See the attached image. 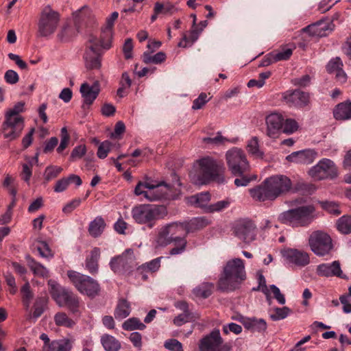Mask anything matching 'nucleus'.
I'll return each instance as SVG.
<instances>
[{
  "mask_svg": "<svg viewBox=\"0 0 351 351\" xmlns=\"http://www.w3.org/2000/svg\"><path fill=\"white\" fill-rule=\"evenodd\" d=\"M73 347V341L68 339L56 340L49 345V350L46 351H71Z\"/></svg>",
  "mask_w": 351,
  "mask_h": 351,
  "instance_id": "nucleus-39",
  "label": "nucleus"
},
{
  "mask_svg": "<svg viewBox=\"0 0 351 351\" xmlns=\"http://www.w3.org/2000/svg\"><path fill=\"white\" fill-rule=\"evenodd\" d=\"M291 186V180L287 176L276 175L266 178L261 184L250 189L249 193L256 201H274L289 192Z\"/></svg>",
  "mask_w": 351,
  "mask_h": 351,
  "instance_id": "nucleus-1",
  "label": "nucleus"
},
{
  "mask_svg": "<svg viewBox=\"0 0 351 351\" xmlns=\"http://www.w3.org/2000/svg\"><path fill=\"white\" fill-rule=\"evenodd\" d=\"M4 79L7 83L15 84L19 82V77L16 71L10 69L5 72Z\"/></svg>",
  "mask_w": 351,
  "mask_h": 351,
  "instance_id": "nucleus-63",
  "label": "nucleus"
},
{
  "mask_svg": "<svg viewBox=\"0 0 351 351\" xmlns=\"http://www.w3.org/2000/svg\"><path fill=\"white\" fill-rule=\"evenodd\" d=\"M299 125L298 122L293 119H287L283 121L282 133L291 134L298 130Z\"/></svg>",
  "mask_w": 351,
  "mask_h": 351,
  "instance_id": "nucleus-50",
  "label": "nucleus"
},
{
  "mask_svg": "<svg viewBox=\"0 0 351 351\" xmlns=\"http://www.w3.org/2000/svg\"><path fill=\"white\" fill-rule=\"evenodd\" d=\"M226 159L228 167L234 176H241L250 170L246 154L241 149H230L226 154Z\"/></svg>",
  "mask_w": 351,
  "mask_h": 351,
  "instance_id": "nucleus-8",
  "label": "nucleus"
},
{
  "mask_svg": "<svg viewBox=\"0 0 351 351\" xmlns=\"http://www.w3.org/2000/svg\"><path fill=\"white\" fill-rule=\"evenodd\" d=\"M267 323L263 319H257L255 317L254 322L253 324L252 332H262L267 330Z\"/></svg>",
  "mask_w": 351,
  "mask_h": 351,
  "instance_id": "nucleus-64",
  "label": "nucleus"
},
{
  "mask_svg": "<svg viewBox=\"0 0 351 351\" xmlns=\"http://www.w3.org/2000/svg\"><path fill=\"white\" fill-rule=\"evenodd\" d=\"M195 316L189 308V304L181 301L177 303V325H182L186 322L194 321Z\"/></svg>",
  "mask_w": 351,
  "mask_h": 351,
  "instance_id": "nucleus-30",
  "label": "nucleus"
},
{
  "mask_svg": "<svg viewBox=\"0 0 351 351\" xmlns=\"http://www.w3.org/2000/svg\"><path fill=\"white\" fill-rule=\"evenodd\" d=\"M321 205L323 209L326 210L330 214L334 215H339L341 214L339 205L333 202H322Z\"/></svg>",
  "mask_w": 351,
  "mask_h": 351,
  "instance_id": "nucleus-57",
  "label": "nucleus"
},
{
  "mask_svg": "<svg viewBox=\"0 0 351 351\" xmlns=\"http://www.w3.org/2000/svg\"><path fill=\"white\" fill-rule=\"evenodd\" d=\"M195 176L194 182L196 184H206L211 181L223 183L224 166L222 162H218L210 157H204L196 160L194 164Z\"/></svg>",
  "mask_w": 351,
  "mask_h": 351,
  "instance_id": "nucleus-4",
  "label": "nucleus"
},
{
  "mask_svg": "<svg viewBox=\"0 0 351 351\" xmlns=\"http://www.w3.org/2000/svg\"><path fill=\"white\" fill-rule=\"evenodd\" d=\"M161 258H162V257H159V258L153 259L151 261L140 266L138 268V269L141 270L142 271L155 272L160 267V259Z\"/></svg>",
  "mask_w": 351,
  "mask_h": 351,
  "instance_id": "nucleus-53",
  "label": "nucleus"
},
{
  "mask_svg": "<svg viewBox=\"0 0 351 351\" xmlns=\"http://www.w3.org/2000/svg\"><path fill=\"white\" fill-rule=\"evenodd\" d=\"M48 285L52 298L56 302L59 306H64L65 302L73 294V292L61 287L53 280L48 281Z\"/></svg>",
  "mask_w": 351,
  "mask_h": 351,
  "instance_id": "nucleus-22",
  "label": "nucleus"
},
{
  "mask_svg": "<svg viewBox=\"0 0 351 351\" xmlns=\"http://www.w3.org/2000/svg\"><path fill=\"white\" fill-rule=\"evenodd\" d=\"M25 260L29 269L35 276L43 278H47L49 276V269L40 263L36 261L30 255L27 254Z\"/></svg>",
  "mask_w": 351,
  "mask_h": 351,
  "instance_id": "nucleus-31",
  "label": "nucleus"
},
{
  "mask_svg": "<svg viewBox=\"0 0 351 351\" xmlns=\"http://www.w3.org/2000/svg\"><path fill=\"white\" fill-rule=\"evenodd\" d=\"M208 95L205 93H201L197 98H196L193 102L192 108L193 110L201 109L208 101Z\"/></svg>",
  "mask_w": 351,
  "mask_h": 351,
  "instance_id": "nucleus-59",
  "label": "nucleus"
},
{
  "mask_svg": "<svg viewBox=\"0 0 351 351\" xmlns=\"http://www.w3.org/2000/svg\"><path fill=\"white\" fill-rule=\"evenodd\" d=\"M100 39L90 35L88 40L86 49L84 53L85 66L88 70L99 69L101 66Z\"/></svg>",
  "mask_w": 351,
  "mask_h": 351,
  "instance_id": "nucleus-11",
  "label": "nucleus"
},
{
  "mask_svg": "<svg viewBox=\"0 0 351 351\" xmlns=\"http://www.w3.org/2000/svg\"><path fill=\"white\" fill-rule=\"evenodd\" d=\"M209 223V220L205 217H194L189 221L177 222V232L183 230L186 236L189 232L203 229Z\"/></svg>",
  "mask_w": 351,
  "mask_h": 351,
  "instance_id": "nucleus-23",
  "label": "nucleus"
},
{
  "mask_svg": "<svg viewBox=\"0 0 351 351\" xmlns=\"http://www.w3.org/2000/svg\"><path fill=\"white\" fill-rule=\"evenodd\" d=\"M101 343L106 351H119L121 347L118 339L108 334H104L101 337Z\"/></svg>",
  "mask_w": 351,
  "mask_h": 351,
  "instance_id": "nucleus-33",
  "label": "nucleus"
},
{
  "mask_svg": "<svg viewBox=\"0 0 351 351\" xmlns=\"http://www.w3.org/2000/svg\"><path fill=\"white\" fill-rule=\"evenodd\" d=\"M100 256V250L99 248H94L86 260V268L90 273H96L98 270V260Z\"/></svg>",
  "mask_w": 351,
  "mask_h": 351,
  "instance_id": "nucleus-34",
  "label": "nucleus"
},
{
  "mask_svg": "<svg viewBox=\"0 0 351 351\" xmlns=\"http://www.w3.org/2000/svg\"><path fill=\"white\" fill-rule=\"evenodd\" d=\"M234 180V184L237 186H246L249 184V183L252 180L256 179V176H254L252 178L249 177L248 176L243 173L241 176H239Z\"/></svg>",
  "mask_w": 351,
  "mask_h": 351,
  "instance_id": "nucleus-62",
  "label": "nucleus"
},
{
  "mask_svg": "<svg viewBox=\"0 0 351 351\" xmlns=\"http://www.w3.org/2000/svg\"><path fill=\"white\" fill-rule=\"evenodd\" d=\"M214 284L212 282H202L193 290V293L197 298H207L213 293Z\"/></svg>",
  "mask_w": 351,
  "mask_h": 351,
  "instance_id": "nucleus-38",
  "label": "nucleus"
},
{
  "mask_svg": "<svg viewBox=\"0 0 351 351\" xmlns=\"http://www.w3.org/2000/svg\"><path fill=\"white\" fill-rule=\"evenodd\" d=\"M337 230L344 234L351 233V216L343 215L337 221Z\"/></svg>",
  "mask_w": 351,
  "mask_h": 351,
  "instance_id": "nucleus-45",
  "label": "nucleus"
},
{
  "mask_svg": "<svg viewBox=\"0 0 351 351\" xmlns=\"http://www.w3.org/2000/svg\"><path fill=\"white\" fill-rule=\"evenodd\" d=\"M316 272L319 276H337L342 279H348L347 276L343 274L338 261H335L330 264L322 263L317 265Z\"/></svg>",
  "mask_w": 351,
  "mask_h": 351,
  "instance_id": "nucleus-24",
  "label": "nucleus"
},
{
  "mask_svg": "<svg viewBox=\"0 0 351 351\" xmlns=\"http://www.w3.org/2000/svg\"><path fill=\"white\" fill-rule=\"evenodd\" d=\"M119 13L114 12L106 19V26L101 29L100 38L101 46L104 49H109L111 47L112 38V27L114 21L117 19Z\"/></svg>",
  "mask_w": 351,
  "mask_h": 351,
  "instance_id": "nucleus-21",
  "label": "nucleus"
},
{
  "mask_svg": "<svg viewBox=\"0 0 351 351\" xmlns=\"http://www.w3.org/2000/svg\"><path fill=\"white\" fill-rule=\"evenodd\" d=\"M170 186L165 182L152 184L149 182H138L134 189L136 195H143L149 202L159 201L168 195Z\"/></svg>",
  "mask_w": 351,
  "mask_h": 351,
  "instance_id": "nucleus-6",
  "label": "nucleus"
},
{
  "mask_svg": "<svg viewBox=\"0 0 351 351\" xmlns=\"http://www.w3.org/2000/svg\"><path fill=\"white\" fill-rule=\"evenodd\" d=\"M317 154L312 149H304L294 152L286 157V159L291 162L297 164L309 165L315 159Z\"/></svg>",
  "mask_w": 351,
  "mask_h": 351,
  "instance_id": "nucleus-26",
  "label": "nucleus"
},
{
  "mask_svg": "<svg viewBox=\"0 0 351 351\" xmlns=\"http://www.w3.org/2000/svg\"><path fill=\"white\" fill-rule=\"evenodd\" d=\"M247 278L244 261L239 258L226 262L217 283L221 292H232L239 289Z\"/></svg>",
  "mask_w": 351,
  "mask_h": 351,
  "instance_id": "nucleus-3",
  "label": "nucleus"
},
{
  "mask_svg": "<svg viewBox=\"0 0 351 351\" xmlns=\"http://www.w3.org/2000/svg\"><path fill=\"white\" fill-rule=\"evenodd\" d=\"M223 343L219 330L215 328L199 341V351H230V348Z\"/></svg>",
  "mask_w": 351,
  "mask_h": 351,
  "instance_id": "nucleus-12",
  "label": "nucleus"
},
{
  "mask_svg": "<svg viewBox=\"0 0 351 351\" xmlns=\"http://www.w3.org/2000/svg\"><path fill=\"white\" fill-rule=\"evenodd\" d=\"M131 312V308L129 302L124 299L119 300L114 310V317L117 319H123L127 317Z\"/></svg>",
  "mask_w": 351,
  "mask_h": 351,
  "instance_id": "nucleus-37",
  "label": "nucleus"
},
{
  "mask_svg": "<svg viewBox=\"0 0 351 351\" xmlns=\"http://www.w3.org/2000/svg\"><path fill=\"white\" fill-rule=\"evenodd\" d=\"M333 114L337 120L351 119V101H346L337 105L333 110Z\"/></svg>",
  "mask_w": 351,
  "mask_h": 351,
  "instance_id": "nucleus-32",
  "label": "nucleus"
},
{
  "mask_svg": "<svg viewBox=\"0 0 351 351\" xmlns=\"http://www.w3.org/2000/svg\"><path fill=\"white\" fill-rule=\"evenodd\" d=\"M63 169L61 167L56 165L47 166L43 173V178L46 182L57 178L59 174L62 171Z\"/></svg>",
  "mask_w": 351,
  "mask_h": 351,
  "instance_id": "nucleus-47",
  "label": "nucleus"
},
{
  "mask_svg": "<svg viewBox=\"0 0 351 351\" xmlns=\"http://www.w3.org/2000/svg\"><path fill=\"white\" fill-rule=\"evenodd\" d=\"M304 202L303 198L291 201V206L295 207L281 213L278 217V221L293 228L308 227L317 215L314 205H302Z\"/></svg>",
  "mask_w": 351,
  "mask_h": 351,
  "instance_id": "nucleus-2",
  "label": "nucleus"
},
{
  "mask_svg": "<svg viewBox=\"0 0 351 351\" xmlns=\"http://www.w3.org/2000/svg\"><path fill=\"white\" fill-rule=\"evenodd\" d=\"M152 51H145L143 55V61L145 64H160L166 59L165 53L160 51L157 53L152 55Z\"/></svg>",
  "mask_w": 351,
  "mask_h": 351,
  "instance_id": "nucleus-41",
  "label": "nucleus"
},
{
  "mask_svg": "<svg viewBox=\"0 0 351 351\" xmlns=\"http://www.w3.org/2000/svg\"><path fill=\"white\" fill-rule=\"evenodd\" d=\"M247 151L255 158H263L264 152L259 148L258 138L254 136L247 141L246 146Z\"/></svg>",
  "mask_w": 351,
  "mask_h": 351,
  "instance_id": "nucleus-40",
  "label": "nucleus"
},
{
  "mask_svg": "<svg viewBox=\"0 0 351 351\" xmlns=\"http://www.w3.org/2000/svg\"><path fill=\"white\" fill-rule=\"evenodd\" d=\"M196 16L193 15V25L190 32H187L183 34L182 38L178 43L177 46L180 47H189L193 45V44L198 39L200 33L203 29L208 25L207 21H202L199 23L200 28L195 26Z\"/></svg>",
  "mask_w": 351,
  "mask_h": 351,
  "instance_id": "nucleus-20",
  "label": "nucleus"
},
{
  "mask_svg": "<svg viewBox=\"0 0 351 351\" xmlns=\"http://www.w3.org/2000/svg\"><path fill=\"white\" fill-rule=\"evenodd\" d=\"M60 21V14L53 10L50 5H47L42 10L38 23V32L41 36H49L53 34L57 29Z\"/></svg>",
  "mask_w": 351,
  "mask_h": 351,
  "instance_id": "nucleus-9",
  "label": "nucleus"
},
{
  "mask_svg": "<svg viewBox=\"0 0 351 351\" xmlns=\"http://www.w3.org/2000/svg\"><path fill=\"white\" fill-rule=\"evenodd\" d=\"M110 267L117 273H130L136 266L133 250H126L121 255L112 258Z\"/></svg>",
  "mask_w": 351,
  "mask_h": 351,
  "instance_id": "nucleus-13",
  "label": "nucleus"
},
{
  "mask_svg": "<svg viewBox=\"0 0 351 351\" xmlns=\"http://www.w3.org/2000/svg\"><path fill=\"white\" fill-rule=\"evenodd\" d=\"M230 204V202L228 199L219 201L216 203L209 204L206 207V213H213L215 212H220L228 208Z\"/></svg>",
  "mask_w": 351,
  "mask_h": 351,
  "instance_id": "nucleus-54",
  "label": "nucleus"
},
{
  "mask_svg": "<svg viewBox=\"0 0 351 351\" xmlns=\"http://www.w3.org/2000/svg\"><path fill=\"white\" fill-rule=\"evenodd\" d=\"M23 280L26 281L24 285L21 289L22 293L23 303L25 308L28 309L30 306L31 301L34 298V293L31 291L30 285L28 280L23 278Z\"/></svg>",
  "mask_w": 351,
  "mask_h": 351,
  "instance_id": "nucleus-42",
  "label": "nucleus"
},
{
  "mask_svg": "<svg viewBox=\"0 0 351 351\" xmlns=\"http://www.w3.org/2000/svg\"><path fill=\"white\" fill-rule=\"evenodd\" d=\"M185 202L189 206L196 208H201L206 213V207L209 206L208 202L210 200V194L209 192H202L194 195L186 197Z\"/></svg>",
  "mask_w": 351,
  "mask_h": 351,
  "instance_id": "nucleus-29",
  "label": "nucleus"
},
{
  "mask_svg": "<svg viewBox=\"0 0 351 351\" xmlns=\"http://www.w3.org/2000/svg\"><path fill=\"white\" fill-rule=\"evenodd\" d=\"M282 99L291 107L303 108L310 102L309 94L298 89L285 92Z\"/></svg>",
  "mask_w": 351,
  "mask_h": 351,
  "instance_id": "nucleus-17",
  "label": "nucleus"
},
{
  "mask_svg": "<svg viewBox=\"0 0 351 351\" xmlns=\"http://www.w3.org/2000/svg\"><path fill=\"white\" fill-rule=\"evenodd\" d=\"M308 244L311 251L318 256L328 254L333 248L330 235L321 230L314 231L311 234Z\"/></svg>",
  "mask_w": 351,
  "mask_h": 351,
  "instance_id": "nucleus-10",
  "label": "nucleus"
},
{
  "mask_svg": "<svg viewBox=\"0 0 351 351\" xmlns=\"http://www.w3.org/2000/svg\"><path fill=\"white\" fill-rule=\"evenodd\" d=\"M228 139L221 135V132H217L215 137H205L202 142L205 144H211L215 145H223Z\"/></svg>",
  "mask_w": 351,
  "mask_h": 351,
  "instance_id": "nucleus-56",
  "label": "nucleus"
},
{
  "mask_svg": "<svg viewBox=\"0 0 351 351\" xmlns=\"http://www.w3.org/2000/svg\"><path fill=\"white\" fill-rule=\"evenodd\" d=\"M273 60L277 62L282 60H287L293 53V50L289 48L282 49V51H274L271 52Z\"/></svg>",
  "mask_w": 351,
  "mask_h": 351,
  "instance_id": "nucleus-55",
  "label": "nucleus"
},
{
  "mask_svg": "<svg viewBox=\"0 0 351 351\" xmlns=\"http://www.w3.org/2000/svg\"><path fill=\"white\" fill-rule=\"evenodd\" d=\"M25 110V102L19 101L14 105V106L10 109H8L5 114V117H22L20 113L24 112Z\"/></svg>",
  "mask_w": 351,
  "mask_h": 351,
  "instance_id": "nucleus-52",
  "label": "nucleus"
},
{
  "mask_svg": "<svg viewBox=\"0 0 351 351\" xmlns=\"http://www.w3.org/2000/svg\"><path fill=\"white\" fill-rule=\"evenodd\" d=\"M36 249L40 256L48 261L51 260L54 256V253L49 247V245L46 241H38Z\"/></svg>",
  "mask_w": 351,
  "mask_h": 351,
  "instance_id": "nucleus-48",
  "label": "nucleus"
},
{
  "mask_svg": "<svg viewBox=\"0 0 351 351\" xmlns=\"http://www.w3.org/2000/svg\"><path fill=\"white\" fill-rule=\"evenodd\" d=\"M122 328L125 330H143L146 328V326L141 322L138 318L132 317L128 319L123 323Z\"/></svg>",
  "mask_w": 351,
  "mask_h": 351,
  "instance_id": "nucleus-44",
  "label": "nucleus"
},
{
  "mask_svg": "<svg viewBox=\"0 0 351 351\" xmlns=\"http://www.w3.org/2000/svg\"><path fill=\"white\" fill-rule=\"evenodd\" d=\"M283 256L289 263L298 267H304L310 263L308 254L298 249H287L284 252Z\"/></svg>",
  "mask_w": 351,
  "mask_h": 351,
  "instance_id": "nucleus-25",
  "label": "nucleus"
},
{
  "mask_svg": "<svg viewBox=\"0 0 351 351\" xmlns=\"http://www.w3.org/2000/svg\"><path fill=\"white\" fill-rule=\"evenodd\" d=\"M106 223L101 217H97L88 226V232L93 237H98L104 232Z\"/></svg>",
  "mask_w": 351,
  "mask_h": 351,
  "instance_id": "nucleus-36",
  "label": "nucleus"
},
{
  "mask_svg": "<svg viewBox=\"0 0 351 351\" xmlns=\"http://www.w3.org/2000/svg\"><path fill=\"white\" fill-rule=\"evenodd\" d=\"M234 233L239 239L249 243L256 238V225L249 219L239 220L234 226Z\"/></svg>",
  "mask_w": 351,
  "mask_h": 351,
  "instance_id": "nucleus-16",
  "label": "nucleus"
},
{
  "mask_svg": "<svg viewBox=\"0 0 351 351\" xmlns=\"http://www.w3.org/2000/svg\"><path fill=\"white\" fill-rule=\"evenodd\" d=\"M64 306L74 315H80L81 313V304L79 298L73 293L70 298L65 302Z\"/></svg>",
  "mask_w": 351,
  "mask_h": 351,
  "instance_id": "nucleus-46",
  "label": "nucleus"
},
{
  "mask_svg": "<svg viewBox=\"0 0 351 351\" xmlns=\"http://www.w3.org/2000/svg\"><path fill=\"white\" fill-rule=\"evenodd\" d=\"M335 25L328 20H321L317 23L307 26L304 29V31H308L311 34L322 37L328 35L329 32L333 30Z\"/></svg>",
  "mask_w": 351,
  "mask_h": 351,
  "instance_id": "nucleus-27",
  "label": "nucleus"
},
{
  "mask_svg": "<svg viewBox=\"0 0 351 351\" xmlns=\"http://www.w3.org/2000/svg\"><path fill=\"white\" fill-rule=\"evenodd\" d=\"M67 276L75 287L82 294L95 298L100 291L98 282L90 276L73 270L67 271Z\"/></svg>",
  "mask_w": 351,
  "mask_h": 351,
  "instance_id": "nucleus-7",
  "label": "nucleus"
},
{
  "mask_svg": "<svg viewBox=\"0 0 351 351\" xmlns=\"http://www.w3.org/2000/svg\"><path fill=\"white\" fill-rule=\"evenodd\" d=\"M23 128L24 119L23 117H5L1 131L5 138L13 141L19 137Z\"/></svg>",
  "mask_w": 351,
  "mask_h": 351,
  "instance_id": "nucleus-14",
  "label": "nucleus"
},
{
  "mask_svg": "<svg viewBox=\"0 0 351 351\" xmlns=\"http://www.w3.org/2000/svg\"><path fill=\"white\" fill-rule=\"evenodd\" d=\"M343 63L339 58L331 60L327 65V71L329 73L337 71V77L343 82L346 80V75L342 70Z\"/></svg>",
  "mask_w": 351,
  "mask_h": 351,
  "instance_id": "nucleus-35",
  "label": "nucleus"
},
{
  "mask_svg": "<svg viewBox=\"0 0 351 351\" xmlns=\"http://www.w3.org/2000/svg\"><path fill=\"white\" fill-rule=\"evenodd\" d=\"M47 300L45 297H40L36 300L34 305L33 317L35 319L38 318L44 312Z\"/></svg>",
  "mask_w": 351,
  "mask_h": 351,
  "instance_id": "nucleus-51",
  "label": "nucleus"
},
{
  "mask_svg": "<svg viewBox=\"0 0 351 351\" xmlns=\"http://www.w3.org/2000/svg\"><path fill=\"white\" fill-rule=\"evenodd\" d=\"M308 173L313 179L317 180L333 178L337 174L334 162L327 158L320 160L309 170Z\"/></svg>",
  "mask_w": 351,
  "mask_h": 351,
  "instance_id": "nucleus-15",
  "label": "nucleus"
},
{
  "mask_svg": "<svg viewBox=\"0 0 351 351\" xmlns=\"http://www.w3.org/2000/svg\"><path fill=\"white\" fill-rule=\"evenodd\" d=\"M110 147H111V143L110 141H105L102 142L98 147V150H97V153L98 158H99L101 159H104V158H106L108 152L110 150Z\"/></svg>",
  "mask_w": 351,
  "mask_h": 351,
  "instance_id": "nucleus-58",
  "label": "nucleus"
},
{
  "mask_svg": "<svg viewBox=\"0 0 351 351\" xmlns=\"http://www.w3.org/2000/svg\"><path fill=\"white\" fill-rule=\"evenodd\" d=\"M284 117L279 113H271L267 116V135L271 138H277L282 133Z\"/></svg>",
  "mask_w": 351,
  "mask_h": 351,
  "instance_id": "nucleus-19",
  "label": "nucleus"
},
{
  "mask_svg": "<svg viewBox=\"0 0 351 351\" xmlns=\"http://www.w3.org/2000/svg\"><path fill=\"white\" fill-rule=\"evenodd\" d=\"M80 92L83 99L82 107L89 108L96 99L100 92V83L99 81H95L93 84H89L87 82L82 84Z\"/></svg>",
  "mask_w": 351,
  "mask_h": 351,
  "instance_id": "nucleus-18",
  "label": "nucleus"
},
{
  "mask_svg": "<svg viewBox=\"0 0 351 351\" xmlns=\"http://www.w3.org/2000/svg\"><path fill=\"white\" fill-rule=\"evenodd\" d=\"M132 217L138 224H147L152 228L155 222L167 215L165 206L155 204H139L132 208Z\"/></svg>",
  "mask_w": 351,
  "mask_h": 351,
  "instance_id": "nucleus-5",
  "label": "nucleus"
},
{
  "mask_svg": "<svg viewBox=\"0 0 351 351\" xmlns=\"http://www.w3.org/2000/svg\"><path fill=\"white\" fill-rule=\"evenodd\" d=\"M176 223H171L162 227L158 235L156 243L158 245L166 246L173 242L176 238Z\"/></svg>",
  "mask_w": 351,
  "mask_h": 351,
  "instance_id": "nucleus-28",
  "label": "nucleus"
},
{
  "mask_svg": "<svg viewBox=\"0 0 351 351\" xmlns=\"http://www.w3.org/2000/svg\"><path fill=\"white\" fill-rule=\"evenodd\" d=\"M274 312V313L269 315L270 319L272 321H278L285 319L291 313V310L287 306L276 307Z\"/></svg>",
  "mask_w": 351,
  "mask_h": 351,
  "instance_id": "nucleus-49",
  "label": "nucleus"
},
{
  "mask_svg": "<svg viewBox=\"0 0 351 351\" xmlns=\"http://www.w3.org/2000/svg\"><path fill=\"white\" fill-rule=\"evenodd\" d=\"M55 324L58 326L66 328H72L75 325V322L69 317L64 312H58L54 315Z\"/></svg>",
  "mask_w": 351,
  "mask_h": 351,
  "instance_id": "nucleus-43",
  "label": "nucleus"
},
{
  "mask_svg": "<svg viewBox=\"0 0 351 351\" xmlns=\"http://www.w3.org/2000/svg\"><path fill=\"white\" fill-rule=\"evenodd\" d=\"M86 148L84 145L76 146L72 151L70 160L73 161L76 159L81 158L86 154Z\"/></svg>",
  "mask_w": 351,
  "mask_h": 351,
  "instance_id": "nucleus-61",
  "label": "nucleus"
},
{
  "mask_svg": "<svg viewBox=\"0 0 351 351\" xmlns=\"http://www.w3.org/2000/svg\"><path fill=\"white\" fill-rule=\"evenodd\" d=\"M73 33L74 30L69 25H65L58 33V37L61 41H66L73 36Z\"/></svg>",
  "mask_w": 351,
  "mask_h": 351,
  "instance_id": "nucleus-60",
  "label": "nucleus"
}]
</instances>
